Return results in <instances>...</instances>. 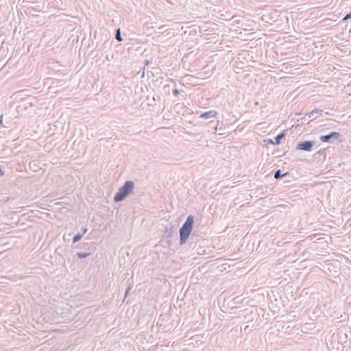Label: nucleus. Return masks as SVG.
I'll return each instance as SVG.
<instances>
[{
    "instance_id": "f257e3e1",
    "label": "nucleus",
    "mask_w": 351,
    "mask_h": 351,
    "mask_svg": "<svg viewBox=\"0 0 351 351\" xmlns=\"http://www.w3.org/2000/svg\"><path fill=\"white\" fill-rule=\"evenodd\" d=\"M194 223V217L193 215H189L185 222L180 228V245L184 244L189 239Z\"/></svg>"
},
{
    "instance_id": "f03ea898",
    "label": "nucleus",
    "mask_w": 351,
    "mask_h": 351,
    "mask_svg": "<svg viewBox=\"0 0 351 351\" xmlns=\"http://www.w3.org/2000/svg\"><path fill=\"white\" fill-rule=\"evenodd\" d=\"M134 188V183L132 180H127L124 184L119 188V191L114 196V201L119 202L123 201L128 195H130Z\"/></svg>"
},
{
    "instance_id": "7ed1b4c3",
    "label": "nucleus",
    "mask_w": 351,
    "mask_h": 351,
    "mask_svg": "<svg viewBox=\"0 0 351 351\" xmlns=\"http://www.w3.org/2000/svg\"><path fill=\"white\" fill-rule=\"evenodd\" d=\"M315 145L313 141H300L296 145V149L306 152H311Z\"/></svg>"
},
{
    "instance_id": "20e7f679",
    "label": "nucleus",
    "mask_w": 351,
    "mask_h": 351,
    "mask_svg": "<svg viewBox=\"0 0 351 351\" xmlns=\"http://www.w3.org/2000/svg\"><path fill=\"white\" fill-rule=\"evenodd\" d=\"M341 134L337 132H331L328 134L322 135L319 139L324 143H333L334 140H338Z\"/></svg>"
},
{
    "instance_id": "39448f33",
    "label": "nucleus",
    "mask_w": 351,
    "mask_h": 351,
    "mask_svg": "<svg viewBox=\"0 0 351 351\" xmlns=\"http://www.w3.org/2000/svg\"><path fill=\"white\" fill-rule=\"evenodd\" d=\"M323 112V110H319V109H315L313 110H312L308 114V117L307 115L306 114V116H304L302 119L304 121H308V122H310L314 119H316V117H315V114H322Z\"/></svg>"
},
{
    "instance_id": "423d86ee",
    "label": "nucleus",
    "mask_w": 351,
    "mask_h": 351,
    "mask_svg": "<svg viewBox=\"0 0 351 351\" xmlns=\"http://www.w3.org/2000/svg\"><path fill=\"white\" fill-rule=\"evenodd\" d=\"M217 114V113L215 110H210V111L202 113L200 114L199 117L208 119L215 117Z\"/></svg>"
},
{
    "instance_id": "0eeeda50",
    "label": "nucleus",
    "mask_w": 351,
    "mask_h": 351,
    "mask_svg": "<svg viewBox=\"0 0 351 351\" xmlns=\"http://www.w3.org/2000/svg\"><path fill=\"white\" fill-rule=\"evenodd\" d=\"M285 137V132H280L275 137L274 143L276 145L280 144L281 140L283 139Z\"/></svg>"
},
{
    "instance_id": "6e6552de",
    "label": "nucleus",
    "mask_w": 351,
    "mask_h": 351,
    "mask_svg": "<svg viewBox=\"0 0 351 351\" xmlns=\"http://www.w3.org/2000/svg\"><path fill=\"white\" fill-rule=\"evenodd\" d=\"M285 176V174H284V175L282 174V171H281L280 169H278L274 173V178L276 179V180L280 179V178H282Z\"/></svg>"
},
{
    "instance_id": "1a4fd4ad",
    "label": "nucleus",
    "mask_w": 351,
    "mask_h": 351,
    "mask_svg": "<svg viewBox=\"0 0 351 351\" xmlns=\"http://www.w3.org/2000/svg\"><path fill=\"white\" fill-rule=\"evenodd\" d=\"M115 39L119 42H121L123 40L121 35V31H120L119 28L116 30Z\"/></svg>"
},
{
    "instance_id": "9d476101",
    "label": "nucleus",
    "mask_w": 351,
    "mask_h": 351,
    "mask_svg": "<svg viewBox=\"0 0 351 351\" xmlns=\"http://www.w3.org/2000/svg\"><path fill=\"white\" fill-rule=\"evenodd\" d=\"M83 234L78 233L75 234L73 238V243H77L78 242L82 237Z\"/></svg>"
},
{
    "instance_id": "9b49d317",
    "label": "nucleus",
    "mask_w": 351,
    "mask_h": 351,
    "mask_svg": "<svg viewBox=\"0 0 351 351\" xmlns=\"http://www.w3.org/2000/svg\"><path fill=\"white\" fill-rule=\"evenodd\" d=\"M90 254L86 252H78L77 253V256L79 258H85L88 257Z\"/></svg>"
},
{
    "instance_id": "f8f14e48",
    "label": "nucleus",
    "mask_w": 351,
    "mask_h": 351,
    "mask_svg": "<svg viewBox=\"0 0 351 351\" xmlns=\"http://www.w3.org/2000/svg\"><path fill=\"white\" fill-rule=\"evenodd\" d=\"M173 231V227L171 226L169 229L166 228V234H167V237H171Z\"/></svg>"
},
{
    "instance_id": "ddd939ff",
    "label": "nucleus",
    "mask_w": 351,
    "mask_h": 351,
    "mask_svg": "<svg viewBox=\"0 0 351 351\" xmlns=\"http://www.w3.org/2000/svg\"><path fill=\"white\" fill-rule=\"evenodd\" d=\"M265 143H267L269 144H271V145H275L276 144L274 143L275 141H274L272 139H270V138H268V139H266L264 141Z\"/></svg>"
},
{
    "instance_id": "4468645a",
    "label": "nucleus",
    "mask_w": 351,
    "mask_h": 351,
    "mask_svg": "<svg viewBox=\"0 0 351 351\" xmlns=\"http://www.w3.org/2000/svg\"><path fill=\"white\" fill-rule=\"evenodd\" d=\"M351 19V12L348 13L344 18L343 19V21H347L348 19Z\"/></svg>"
},
{
    "instance_id": "2eb2a0df",
    "label": "nucleus",
    "mask_w": 351,
    "mask_h": 351,
    "mask_svg": "<svg viewBox=\"0 0 351 351\" xmlns=\"http://www.w3.org/2000/svg\"><path fill=\"white\" fill-rule=\"evenodd\" d=\"M179 93H180V90L176 88L173 90V95L174 96H178L179 95Z\"/></svg>"
},
{
    "instance_id": "dca6fc26",
    "label": "nucleus",
    "mask_w": 351,
    "mask_h": 351,
    "mask_svg": "<svg viewBox=\"0 0 351 351\" xmlns=\"http://www.w3.org/2000/svg\"><path fill=\"white\" fill-rule=\"evenodd\" d=\"M130 290H131V287H130V286H129V287L126 289V290H125V297H126V296L128 295V293H129V292H130Z\"/></svg>"
},
{
    "instance_id": "f3484780",
    "label": "nucleus",
    "mask_w": 351,
    "mask_h": 351,
    "mask_svg": "<svg viewBox=\"0 0 351 351\" xmlns=\"http://www.w3.org/2000/svg\"><path fill=\"white\" fill-rule=\"evenodd\" d=\"M2 123H3L2 117H0V125L2 124Z\"/></svg>"
},
{
    "instance_id": "a211bd4d",
    "label": "nucleus",
    "mask_w": 351,
    "mask_h": 351,
    "mask_svg": "<svg viewBox=\"0 0 351 351\" xmlns=\"http://www.w3.org/2000/svg\"><path fill=\"white\" fill-rule=\"evenodd\" d=\"M214 130H215V132H216L217 130V125L214 128Z\"/></svg>"
},
{
    "instance_id": "6ab92c4d",
    "label": "nucleus",
    "mask_w": 351,
    "mask_h": 351,
    "mask_svg": "<svg viewBox=\"0 0 351 351\" xmlns=\"http://www.w3.org/2000/svg\"><path fill=\"white\" fill-rule=\"evenodd\" d=\"M86 231H87V229H86V228H84V233H86Z\"/></svg>"
}]
</instances>
